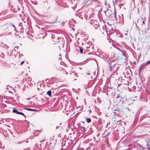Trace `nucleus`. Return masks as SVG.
I'll return each instance as SVG.
<instances>
[{
    "mask_svg": "<svg viewBox=\"0 0 150 150\" xmlns=\"http://www.w3.org/2000/svg\"><path fill=\"white\" fill-rule=\"evenodd\" d=\"M91 77H92V76H91Z\"/></svg>",
    "mask_w": 150,
    "mask_h": 150,
    "instance_id": "nucleus-15",
    "label": "nucleus"
},
{
    "mask_svg": "<svg viewBox=\"0 0 150 150\" xmlns=\"http://www.w3.org/2000/svg\"><path fill=\"white\" fill-rule=\"evenodd\" d=\"M51 92L50 91H48L47 92V94L48 95L49 97H50L51 95Z\"/></svg>",
    "mask_w": 150,
    "mask_h": 150,
    "instance_id": "nucleus-3",
    "label": "nucleus"
},
{
    "mask_svg": "<svg viewBox=\"0 0 150 150\" xmlns=\"http://www.w3.org/2000/svg\"><path fill=\"white\" fill-rule=\"evenodd\" d=\"M109 64L110 65V69L111 71H112L115 67V66L117 65V64H115L113 61L110 62Z\"/></svg>",
    "mask_w": 150,
    "mask_h": 150,
    "instance_id": "nucleus-2",
    "label": "nucleus"
},
{
    "mask_svg": "<svg viewBox=\"0 0 150 150\" xmlns=\"http://www.w3.org/2000/svg\"><path fill=\"white\" fill-rule=\"evenodd\" d=\"M148 63L150 64V60L148 62Z\"/></svg>",
    "mask_w": 150,
    "mask_h": 150,
    "instance_id": "nucleus-12",
    "label": "nucleus"
},
{
    "mask_svg": "<svg viewBox=\"0 0 150 150\" xmlns=\"http://www.w3.org/2000/svg\"><path fill=\"white\" fill-rule=\"evenodd\" d=\"M123 55H124V53H123Z\"/></svg>",
    "mask_w": 150,
    "mask_h": 150,
    "instance_id": "nucleus-14",
    "label": "nucleus"
},
{
    "mask_svg": "<svg viewBox=\"0 0 150 150\" xmlns=\"http://www.w3.org/2000/svg\"><path fill=\"white\" fill-rule=\"evenodd\" d=\"M80 53H82L83 52V50L82 49H81V48H80Z\"/></svg>",
    "mask_w": 150,
    "mask_h": 150,
    "instance_id": "nucleus-5",
    "label": "nucleus"
},
{
    "mask_svg": "<svg viewBox=\"0 0 150 150\" xmlns=\"http://www.w3.org/2000/svg\"><path fill=\"white\" fill-rule=\"evenodd\" d=\"M20 111L18 112V111L14 108L13 110V112H26L28 111L30 112H38L37 110L36 109H31L29 108H24L20 109Z\"/></svg>",
    "mask_w": 150,
    "mask_h": 150,
    "instance_id": "nucleus-1",
    "label": "nucleus"
},
{
    "mask_svg": "<svg viewBox=\"0 0 150 150\" xmlns=\"http://www.w3.org/2000/svg\"><path fill=\"white\" fill-rule=\"evenodd\" d=\"M142 23H143V24H145V22L144 21H142Z\"/></svg>",
    "mask_w": 150,
    "mask_h": 150,
    "instance_id": "nucleus-10",
    "label": "nucleus"
},
{
    "mask_svg": "<svg viewBox=\"0 0 150 150\" xmlns=\"http://www.w3.org/2000/svg\"><path fill=\"white\" fill-rule=\"evenodd\" d=\"M24 61H23L22 62L20 63L21 65H22L24 63Z\"/></svg>",
    "mask_w": 150,
    "mask_h": 150,
    "instance_id": "nucleus-7",
    "label": "nucleus"
},
{
    "mask_svg": "<svg viewBox=\"0 0 150 150\" xmlns=\"http://www.w3.org/2000/svg\"><path fill=\"white\" fill-rule=\"evenodd\" d=\"M86 119L87 121V122H88L89 123L91 121V119L89 118H87L86 117Z\"/></svg>",
    "mask_w": 150,
    "mask_h": 150,
    "instance_id": "nucleus-4",
    "label": "nucleus"
},
{
    "mask_svg": "<svg viewBox=\"0 0 150 150\" xmlns=\"http://www.w3.org/2000/svg\"><path fill=\"white\" fill-rule=\"evenodd\" d=\"M127 108V109L128 110H129V108Z\"/></svg>",
    "mask_w": 150,
    "mask_h": 150,
    "instance_id": "nucleus-13",
    "label": "nucleus"
},
{
    "mask_svg": "<svg viewBox=\"0 0 150 150\" xmlns=\"http://www.w3.org/2000/svg\"><path fill=\"white\" fill-rule=\"evenodd\" d=\"M86 74H87V75H90V74L89 73H86Z\"/></svg>",
    "mask_w": 150,
    "mask_h": 150,
    "instance_id": "nucleus-9",
    "label": "nucleus"
},
{
    "mask_svg": "<svg viewBox=\"0 0 150 150\" xmlns=\"http://www.w3.org/2000/svg\"><path fill=\"white\" fill-rule=\"evenodd\" d=\"M93 21H91L90 22L91 23H92L93 22Z\"/></svg>",
    "mask_w": 150,
    "mask_h": 150,
    "instance_id": "nucleus-11",
    "label": "nucleus"
},
{
    "mask_svg": "<svg viewBox=\"0 0 150 150\" xmlns=\"http://www.w3.org/2000/svg\"><path fill=\"white\" fill-rule=\"evenodd\" d=\"M12 26H13V27L14 28V30L15 31H16V28L15 27V26L14 25H12Z\"/></svg>",
    "mask_w": 150,
    "mask_h": 150,
    "instance_id": "nucleus-6",
    "label": "nucleus"
},
{
    "mask_svg": "<svg viewBox=\"0 0 150 150\" xmlns=\"http://www.w3.org/2000/svg\"><path fill=\"white\" fill-rule=\"evenodd\" d=\"M18 113L19 114H21L22 115H23L24 116H25V115H24V114H23V113Z\"/></svg>",
    "mask_w": 150,
    "mask_h": 150,
    "instance_id": "nucleus-8",
    "label": "nucleus"
}]
</instances>
